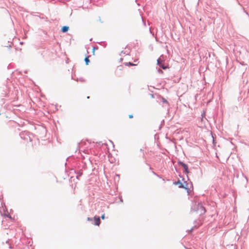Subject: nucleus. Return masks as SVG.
<instances>
[{
    "label": "nucleus",
    "mask_w": 249,
    "mask_h": 249,
    "mask_svg": "<svg viewBox=\"0 0 249 249\" xmlns=\"http://www.w3.org/2000/svg\"><path fill=\"white\" fill-rule=\"evenodd\" d=\"M69 27L67 26H64L62 28L61 31L63 33H65L69 30Z\"/></svg>",
    "instance_id": "5"
},
{
    "label": "nucleus",
    "mask_w": 249,
    "mask_h": 249,
    "mask_svg": "<svg viewBox=\"0 0 249 249\" xmlns=\"http://www.w3.org/2000/svg\"><path fill=\"white\" fill-rule=\"evenodd\" d=\"M89 56H87L85 58V62L87 65H88L89 63Z\"/></svg>",
    "instance_id": "6"
},
{
    "label": "nucleus",
    "mask_w": 249,
    "mask_h": 249,
    "mask_svg": "<svg viewBox=\"0 0 249 249\" xmlns=\"http://www.w3.org/2000/svg\"><path fill=\"white\" fill-rule=\"evenodd\" d=\"M87 220L88 221H92L93 220V219L92 218H90V217H88Z\"/></svg>",
    "instance_id": "10"
},
{
    "label": "nucleus",
    "mask_w": 249,
    "mask_h": 249,
    "mask_svg": "<svg viewBox=\"0 0 249 249\" xmlns=\"http://www.w3.org/2000/svg\"><path fill=\"white\" fill-rule=\"evenodd\" d=\"M157 64L161 68H162L163 70H165L167 67H165L163 64H162L161 62H160V59L157 60Z\"/></svg>",
    "instance_id": "4"
},
{
    "label": "nucleus",
    "mask_w": 249,
    "mask_h": 249,
    "mask_svg": "<svg viewBox=\"0 0 249 249\" xmlns=\"http://www.w3.org/2000/svg\"><path fill=\"white\" fill-rule=\"evenodd\" d=\"M129 118H133V115H129Z\"/></svg>",
    "instance_id": "13"
},
{
    "label": "nucleus",
    "mask_w": 249,
    "mask_h": 249,
    "mask_svg": "<svg viewBox=\"0 0 249 249\" xmlns=\"http://www.w3.org/2000/svg\"><path fill=\"white\" fill-rule=\"evenodd\" d=\"M101 218L102 219H105V214H103L102 216H101Z\"/></svg>",
    "instance_id": "11"
},
{
    "label": "nucleus",
    "mask_w": 249,
    "mask_h": 249,
    "mask_svg": "<svg viewBox=\"0 0 249 249\" xmlns=\"http://www.w3.org/2000/svg\"><path fill=\"white\" fill-rule=\"evenodd\" d=\"M177 183L179 184V188H185V187L183 186V185L182 183H181V182H180V181H178L177 182Z\"/></svg>",
    "instance_id": "8"
},
{
    "label": "nucleus",
    "mask_w": 249,
    "mask_h": 249,
    "mask_svg": "<svg viewBox=\"0 0 249 249\" xmlns=\"http://www.w3.org/2000/svg\"><path fill=\"white\" fill-rule=\"evenodd\" d=\"M120 201L121 202H123V199H122V197H120Z\"/></svg>",
    "instance_id": "12"
},
{
    "label": "nucleus",
    "mask_w": 249,
    "mask_h": 249,
    "mask_svg": "<svg viewBox=\"0 0 249 249\" xmlns=\"http://www.w3.org/2000/svg\"><path fill=\"white\" fill-rule=\"evenodd\" d=\"M162 102L163 103H167V100H166L165 99L163 98L162 99Z\"/></svg>",
    "instance_id": "9"
},
{
    "label": "nucleus",
    "mask_w": 249,
    "mask_h": 249,
    "mask_svg": "<svg viewBox=\"0 0 249 249\" xmlns=\"http://www.w3.org/2000/svg\"><path fill=\"white\" fill-rule=\"evenodd\" d=\"M125 65H126V66H135V64L129 62L128 63H126L125 64Z\"/></svg>",
    "instance_id": "7"
},
{
    "label": "nucleus",
    "mask_w": 249,
    "mask_h": 249,
    "mask_svg": "<svg viewBox=\"0 0 249 249\" xmlns=\"http://www.w3.org/2000/svg\"><path fill=\"white\" fill-rule=\"evenodd\" d=\"M80 81H83V80H82V79H80Z\"/></svg>",
    "instance_id": "16"
},
{
    "label": "nucleus",
    "mask_w": 249,
    "mask_h": 249,
    "mask_svg": "<svg viewBox=\"0 0 249 249\" xmlns=\"http://www.w3.org/2000/svg\"><path fill=\"white\" fill-rule=\"evenodd\" d=\"M94 49H95V48H93V53L94 52Z\"/></svg>",
    "instance_id": "15"
},
{
    "label": "nucleus",
    "mask_w": 249,
    "mask_h": 249,
    "mask_svg": "<svg viewBox=\"0 0 249 249\" xmlns=\"http://www.w3.org/2000/svg\"><path fill=\"white\" fill-rule=\"evenodd\" d=\"M159 71L160 72H162L161 70H159Z\"/></svg>",
    "instance_id": "14"
},
{
    "label": "nucleus",
    "mask_w": 249,
    "mask_h": 249,
    "mask_svg": "<svg viewBox=\"0 0 249 249\" xmlns=\"http://www.w3.org/2000/svg\"><path fill=\"white\" fill-rule=\"evenodd\" d=\"M94 220L95 221V225L99 226L100 223V218L99 216H94Z\"/></svg>",
    "instance_id": "3"
},
{
    "label": "nucleus",
    "mask_w": 249,
    "mask_h": 249,
    "mask_svg": "<svg viewBox=\"0 0 249 249\" xmlns=\"http://www.w3.org/2000/svg\"><path fill=\"white\" fill-rule=\"evenodd\" d=\"M178 163L179 165H181L182 167H183V168L184 169V172L185 174L189 173V169H188V166L187 164H185L184 163H183V162H182L181 161H178Z\"/></svg>",
    "instance_id": "2"
},
{
    "label": "nucleus",
    "mask_w": 249,
    "mask_h": 249,
    "mask_svg": "<svg viewBox=\"0 0 249 249\" xmlns=\"http://www.w3.org/2000/svg\"><path fill=\"white\" fill-rule=\"evenodd\" d=\"M192 211L196 212L200 215L204 214L206 212L205 208L201 203H195L192 207Z\"/></svg>",
    "instance_id": "1"
}]
</instances>
